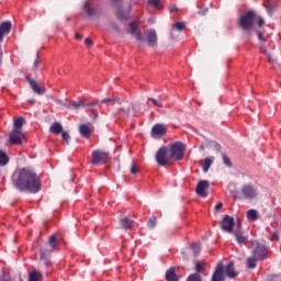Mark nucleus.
Wrapping results in <instances>:
<instances>
[{
  "label": "nucleus",
  "mask_w": 281,
  "mask_h": 281,
  "mask_svg": "<svg viewBox=\"0 0 281 281\" xmlns=\"http://www.w3.org/2000/svg\"><path fill=\"white\" fill-rule=\"evenodd\" d=\"M13 186L21 192L36 194L41 190V178L30 169H18L13 173Z\"/></svg>",
  "instance_id": "obj_1"
},
{
  "label": "nucleus",
  "mask_w": 281,
  "mask_h": 281,
  "mask_svg": "<svg viewBox=\"0 0 281 281\" xmlns=\"http://www.w3.org/2000/svg\"><path fill=\"white\" fill-rule=\"evenodd\" d=\"M257 19L258 13H256V11H248L239 18V27L249 32L250 30H254V23H256Z\"/></svg>",
  "instance_id": "obj_2"
},
{
  "label": "nucleus",
  "mask_w": 281,
  "mask_h": 281,
  "mask_svg": "<svg viewBox=\"0 0 281 281\" xmlns=\"http://www.w3.org/2000/svg\"><path fill=\"white\" fill-rule=\"evenodd\" d=\"M56 249V235H52L48 238V244L40 250L41 260L44 265L49 266V254Z\"/></svg>",
  "instance_id": "obj_3"
},
{
  "label": "nucleus",
  "mask_w": 281,
  "mask_h": 281,
  "mask_svg": "<svg viewBox=\"0 0 281 281\" xmlns=\"http://www.w3.org/2000/svg\"><path fill=\"white\" fill-rule=\"evenodd\" d=\"M238 221H240V218H234L233 216L224 215L221 222V228L227 234H234V232H236L234 228L238 227Z\"/></svg>",
  "instance_id": "obj_4"
},
{
  "label": "nucleus",
  "mask_w": 281,
  "mask_h": 281,
  "mask_svg": "<svg viewBox=\"0 0 281 281\" xmlns=\"http://www.w3.org/2000/svg\"><path fill=\"white\" fill-rule=\"evenodd\" d=\"M170 155L171 159L180 161V159H183V156L186 155V145L181 142L173 143L170 147Z\"/></svg>",
  "instance_id": "obj_5"
},
{
  "label": "nucleus",
  "mask_w": 281,
  "mask_h": 281,
  "mask_svg": "<svg viewBox=\"0 0 281 281\" xmlns=\"http://www.w3.org/2000/svg\"><path fill=\"white\" fill-rule=\"evenodd\" d=\"M106 161H109V151L100 149L92 151L90 161L92 166H102L103 164H106Z\"/></svg>",
  "instance_id": "obj_6"
},
{
  "label": "nucleus",
  "mask_w": 281,
  "mask_h": 281,
  "mask_svg": "<svg viewBox=\"0 0 281 281\" xmlns=\"http://www.w3.org/2000/svg\"><path fill=\"white\" fill-rule=\"evenodd\" d=\"M267 246L258 243V241H252V256H255V258L257 260H265V258H267Z\"/></svg>",
  "instance_id": "obj_7"
},
{
  "label": "nucleus",
  "mask_w": 281,
  "mask_h": 281,
  "mask_svg": "<svg viewBox=\"0 0 281 281\" xmlns=\"http://www.w3.org/2000/svg\"><path fill=\"white\" fill-rule=\"evenodd\" d=\"M170 159H172V156L168 154V148L161 147L158 149L156 154V161L159 166H168V164H170Z\"/></svg>",
  "instance_id": "obj_8"
},
{
  "label": "nucleus",
  "mask_w": 281,
  "mask_h": 281,
  "mask_svg": "<svg viewBox=\"0 0 281 281\" xmlns=\"http://www.w3.org/2000/svg\"><path fill=\"white\" fill-rule=\"evenodd\" d=\"M233 234H234L235 240L239 245V247H243V245H247L249 237L245 236L243 234V225L240 224V221H238V220H237V228L233 232Z\"/></svg>",
  "instance_id": "obj_9"
},
{
  "label": "nucleus",
  "mask_w": 281,
  "mask_h": 281,
  "mask_svg": "<svg viewBox=\"0 0 281 281\" xmlns=\"http://www.w3.org/2000/svg\"><path fill=\"white\" fill-rule=\"evenodd\" d=\"M241 195L244 199L248 200L256 199V196H258V189L251 184H244L241 187Z\"/></svg>",
  "instance_id": "obj_10"
},
{
  "label": "nucleus",
  "mask_w": 281,
  "mask_h": 281,
  "mask_svg": "<svg viewBox=\"0 0 281 281\" xmlns=\"http://www.w3.org/2000/svg\"><path fill=\"white\" fill-rule=\"evenodd\" d=\"M11 144H23V139H25V134H23V130H13L9 136Z\"/></svg>",
  "instance_id": "obj_11"
},
{
  "label": "nucleus",
  "mask_w": 281,
  "mask_h": 281,
  "mask_svg": "<svg viewBox=\"0 0 281 281\" xmlns=\"http://www.w3.org/2000/svg\"><path fill=\"white\" fill-rule=\"evenodd\" d=\"M209 189H210V182L207 180H202L198 183V186L195 188V192L200 196L205 198V196H207Z\"/></svg>",
  "instance_id": "obj_12"
},
{
  "label": "nucleus",
  "mask_w": 281,
  "mask_h": 281,
  "mask_svg": "<svg viewBox=\"0 0 281 281\" xmlns=\"http://www.w3.org/2000/svg\"><path fill=\"white\" fill-rule=\"evenodd\" d=\"M85 10L88 16H100V14H102V11L98 8H94L91 1L85 3Z\"/></svg>",
  "instance_id": "obj_13"
},
{
  "label": "nucleus",
  "mask_w": 281,
  "mask_h": 281,
  "mask_svg": "<svg viewBox=\"0 0 281 281\" xmlns=\"http://www.w3.org/2000/svg\"><path fill=\"white\" fill-rule=\"evenodd\" d=\"M127 32L131 34V36H134L136 41H144V35H142V31L137 24L131 23Z\"/></svg>",
  "instance_id": "obj_14"
},
{
  "label": "nucleus",
  "mask_w": 281,
  "mask_h": 281,
  "mask_svg": "<svg viewBox=\"0 0 281 281\" xmlns=\"http://www.w3.org/2000/svg\"><path fill=\"white\" fill-rule=\"evenodd\" d=\"M224 280H225V277L223 276V262L220 261L213 273L212 281H224Z\"/></svg>",
  "instance_id": "obj_15"
},
{
  "label": "nucleus",
  "mask_w": 281,
  "mask_h": 281,
  "mask_svg": "<svg viewBox=\"0 0 281 281\" xmlns=\"http://www.w3.org/2000/svg\"><path fill=\"white\" fill-rule=\"evenodd\" d=\"M10 30H12V23L10 22H3L0 25V43L1 41H3V37L5 36V34H10Z\"/></svg>",
  "instance_id": "obj_16"
},
{
  "label": "nucleus",
  "mask_w": 281,
  "mask_h": 281,
  "mask_svg": "<svg viewBox=\"0 0 281 281\" xmlns=\"http://www.w3.org/2000/svg\"><path fill=\"white\" fill-rule=\"evenodd\" d=\"M79 133L81 137H86V139H89V137H91V124L79 125Z\"/></svg>",
  "instance_id": "obj_17"
},
{
  "label": "nucleus",
  "mask_w": 281,
  "mask_h": 281,
  "mask_svg": "<svg viewBox=\"0 0 281 281\" xmlns=\"http://www.w3.org/2000/svg\"><path fill=\"white\" fill-rule=\"evenodd\" d=\"M147 45L149 47H155V45H157V32L155 30L147 32Z\"/></svg>",
  "instance_id": "obj_18"
},
{
  "label": "nucleus",
  "mask_w": 281,
  "mask_h": 281,
  "mask_svg": "<svg viewBox=\"0 0 281 281\" xmlns=\"http://www.w3.org/2000/svg\"><path fill=\"white\" fill-rule=\"evenodd\" d=\"M29 83L31 86V89L34 91V93H37V95H43V93H45V88H42L41 86H38L36 80L30 79Z\"/></svg>",
  "instance_id": "obj_19"
},
{
  "label": "nucleus",
  "mask_w": 281,
  "mask_h": 281,
  "mask_svg": "<svg viewBox=\"0 0 281 281\" xmlns=\"http://www.w3.org/2000/svg\"><path fill=\"white\" fill-rule=\"evenodd\" d=\"M201 252V246L199 244H193L190 248H188L186 251L182 252V256L186 260V255L192 254V256H196Z\"/></svg>",
  "instance_id": "obj_20"
},
{
  "label": "nucleus",
  "mask_w": 281,
  "mask_h": 281,
  "mask_svg": "<svg viewBox=\"0 0 281 281\" xmlns=\"http://www.w3.org/2000/svg\"><path fill=\"white\" fill-rule=\"evenodd\" d=\"M151 133H153V135L164 136V135H166L167 130H166V126H164L161 124H156L153 126Z\"/></svg>",
  "instance_id": "obj_21"
},
{
  "label": "nucleus",
  "mask_w": 281,
  "mask_h": 281,
  "mask_svg": "<svg viewBox=\"0 0 281 281\" xmlns=\"http://www.w3.org/2000/svg\"><path fill=\"white\" fill-rule=\"evenodd\" d=\"M225 274L228 278H236V276H238V273H236V271H234V262H228V265L225 267Z\"/></svg>",
  "instance_id": "obj_22"
},
{
  "label": "nucleus",
  "mask_w": 281,
  "mask_h": 281,
  "mask_svg": "<svg viewBox=\"0 0 281 281\" xmlns=\"http://www.w3.org/2000/svg\"><path fill=\"white\" fill-rule=\"evenodd\" d=\"M212 164H214V157L204 158V160L202 162L203 172H209L210 168H212Z\"/></svg>",
  "instance_id": "obj_23"
},
{
  "label": "nucleus",
  "mask_w": 281,
  "mask_h": 281,
  "mask_svg": "<svg viewBox=\"0 0 281 281\" xmlns=\"http://www.w3.org/2000/svg\"><path fill=\"white\" fill-rule=\"evenodd\" d=\"M120 225L123 229H131V227H133V220L130 217H123L120 220Z\"/></svg>",
  "instance_id": "obj_24"
},
{
  "label": "nucleus",
  "mask_w": 281,
  "mask_h": 281,
  "mask_svg": "<svg viewBox=\"0 0 281 281\" xmlns=\"http://www.w3.org/2000/svg\"><path fill=\"white\" fill-rule=\"evenodd\" d=\"M49 131L55 135H60V133H63V125L58 122H55L50 125Z\"/></svg>",
  "instance_id": "obj_25"
},
{
  "label": "nucleus",
  "mask_w": 281,
  "mask_h": 281,
  "mask_svg": "<svg viewBox=\"0 0 281 281\" xmlns=\"http://www.w3.org/2000/svg\"><path fill=\"white\" fill-rule=\"evenodd\" d=\"M166 280L167 281H179L177 273H175V268H170L169 270H167Z\"/></svg>",
  "instance_id": "obj_26"
},
{
  "label": "nucleus",
  "mask_w": 281,
  "mask_h": 281,
  "mask_svg": "<svg viewBox=\"0 0 281 281\" xmlns=\"http://www.w3.org/2000/svg\"><path fill=\"white\" fill-rule=\"evenodd\" d=\"M80 106H85L83 101H79V102L70 101L68 104H66L67 109H74L75 111H78Z\"/></svg>",
  "instance_id": "obj_27"
},
{
  "label": "nucleus",
  "mask_w": 281,
  "mask_h": 281,
  "mask_svg": "<svg viewBox=\"0 0 281 281\" xmlns=\"http://www.w3.org/2000/svg\"><path fill=\"white\" fill-rule=\"evenodd\" d=\"M259 259H257L254 255L252 257H248L246 260V265L248 269H256V263L258 262Z\"/></svg>",
  "instance_id": "obj_28"
},
{
  "label": "nucleus",
  "mask_w": 281,
  "mask_h": 281,
  "mask_svg": "<svg viewBox=\"0 0 281 281\" xmlns=\"http://www.w3.org/2000/svg\"><path fill=\"white\" fill-rule=\"evenodd\" d=\"M23 124H25V119L19 117L14 121V131H22Z\"/></svg>",
  "instance_id": "obj_29"
},
{
  "label": "nucleus",
  "mask_w": 281,
  "mask_h": 281,
  "mask_svg": "<svg viewBox=\"0 0 281 281\" xmlns=\"http://www.w3.org/2000/svg\"><path fill=\"white\" fill-rule=\"evenodd\" d=\"M171 27L172 30H177V32H183V30H186V22H176Z\"/></svg>",
  "instance_id": "obj_30"
},
{
  "label": "nucleus",
  "mask_w": 281,
  "mask_h": 281,
  "mask_svg": "<svg viewBox=\"0 0 281 281\" xmlns=\"http://www.w3.org/2000/svg\"><path fill=\"white\" fill-rule=\"evenodd\" d=\"M9 161L8 155L0 150V166H5Z\"/></svg>",
  "instance_id": "obj_31"
},
{
  "label": "nucleus",
  "mask_w": 281,
  "mask_h": 281,
  "mask_svg": "<svg viewBox=\"0 0 281 281\" xmlns=\"http://www.w3.org/2000/svg\"><path fill=\"white\" fill-rule=\"evenodd\" d=\"M41 279V272L38 271H33L30 273V279L29 281H38ZM23 281V280H20Z\"/></svg>",
  "instance_id": "obj_32"
},
{
  "label": "nucleus",
  "mask_w": 281,
  "mask_h": 281,
  "mask_svg": "<svg viewBox=\"0 0 281 281\" xmlns=\"http://www.w3.org/2000/svg\"><path fill=\"white\" fill-rule=\"evenodd\" d=\"M119 115H122V117H128L131 113V108H122L119 110Z\"/></svg>",
  "instance_id": "obj_33"
},
{
  "label": "nucleus",
  "mask_w": 281,
  "mask_h": 281,
  "mask_svg": "<svg viewBox=\"0 0 281 281\" xmlns=\"http://www.w3.org/2000/svg\"><path fill=\"white\" fill-rule=\"evenodd\" d=\"M148 102H151L154 106H157L158 109H164V103L157 99L148 98Z\"/></svg>",
  "instance_id": "obj_34"
},
{
  "label": "nucleus",
  "mask_w": 281,
  "mask_h": 281,
  "mask_svg": "<svg viewBox=\"0 0 281 281\" xmlns=\"http://www.w3.org/2000/svg\"><path fill=\"white\" fill-rule=\"evenodd\" d=\"M204 269H205V263H203L201 261H198L195 263V271H196V273H203Z\"/></svg>",
  "instance_id": "obj_35"
},
{
  "label": "nucleus",
  "mask_w": 281,
  "mask_h": 281,
  "mask_svg": "<svg viewBox=\"0 0 281 281\" xmlns=\"http://www.w3.org/2000/svg\"><path fill=\"white\" fill-rule=\"evenodd\" d=\"M115 102H120V99H115V98L109 99V98H106V99L101 100V104H108V103L115 104Z\"/></svg>",
  "instance_id": "obj_36"
},
{
  "label": "nucleus",
  "mask_w": 281,
  "mask_h": 281,
  "mask_svg": "<svg viewBox=\"0 0 281 281\" xmlns=\"http://www.w3.org/2000/svg\"><path fill=\"white\" fill-rule=\"evenodd\" d=\"M187 281H203V280L201 279V274L193 273V274L189 276Z\"/></svg>",
  "instance_id": "obj_37"
},
{
  "label": "nucleus",
  "mask_w": 281,
  "mask_h": 281,
  "mask_svg": "<svg viewBox=\"0 0 281 281\" xmlns=\"http://www.w3.org/2000/svg\"><path fill=\"white\" fill-rule=\"evenodd\" d=\"M247 217L249 221H257L258 220V212H248Z\"/></svg>",
  "instance_id": "obj_38"
},
{
  "label": "nucleus",
  "mask_w": 281,
  "mask_h": 281,
  "mask_svg": "<svg viewBox=\"0 0 281 281\" xmlns=\"http://www.w3.org/2000/svg\"><path fill=\"white\" fill-rule=\"evenodd\" d=\"M147 226L149 227V229H154V227L157 226V218L156 217H151L149 220V222L147 223Z\"/></svg>",
  "instance_id": "obj_39"
},
{
  "label": "nucleus",
  "mask_w": 281,
  "mask_h": 281,
  "mask_svg": "<svg viewBox=\"0 0 281 281\" xmlns=\"http://www.w3.org/2000/svg\"><path fill=\"white\" fill-rule=\"evenodd\" d=\"M276 4H266L267 12L270 16L273 15V10H276Z\"/></svg>",
  "instance_id": "obj_40"
},
{
  "label": "nucleus",
  "mask_w": 281,
  "mask_h": 281,
  "mask_svg": "<svg viewBox=\"0 0 281 281\" xmlns=\"http://www.w3.org/2000/svg\"><path fill=\"white\" fill-rule=\"evenodd\" d=\"M222 159H223L225 166H227L228 168H232V160L226 156V154L222 155Z\"/></svg>",
  "instance_id": "obj_41"
},
{
  "label": "nucleus",
  "mask_w": 281,
  "mask_h": 281,
  "mask_svg": "<svg viewBox=\"0 0 281 281\" xmlns=\"http://www.w3.org/2000/svg\"><path fill=\"white\" fill-rule=\"evenodd\" d=\"M160 0H148V5L151 8L159 9Z\"/></svg>",
  "instance_id": "obj_42"
},
{
  "label": "nucleus",
  "mask_w": 281,
  "mask_h": 281,
  "mask_svg": "<svg viewBox=\"0 0 281 281\" xmlns=\"http://www.w3.org/2000/svg\"><path fill=\"white\" fill-rule=\"evenodd\" d=\"M116 16L120 21H124V19H128V15L121 10L117 11Z\"/></svg>",
  "instance_id": "obj_43"
},
{
  "label": "nucleus",
  "mask_w": 281,
  "mask_h": 281,
  "mask_svg": "<svg viewBox=\"0 0 281 281\" xmlns=\"http://www.w3.org/2000/svg\"><path fill=\"white\" fill-rule=\"evenodd\" d=\"M131 172L132 175H137V172H139V166L135 162L132 164V167H131Z\"/></svg>",
  "instance_id": "obj_44"
},
{
  "label": "nucleus",
  "mask_w": 281,
  "mask_h": 281,
  "mask_svg": "<svg viewBox=\"0 0 281 281\" xmlns=\"http://www.w3.org/2000/svg\"><path fill=\"white\" fill-rule=\"evenodd\" d=\"M61 137L66 144H69V139H71V136H69V133L67 132H61Z\"/></svg>",
  "instance_id": "obj_45"
},
{
  "label": "nucleus",
  "mask_w": 281,
  "mask_h": 281,
  "mask_svg": "<svg viewBox=\"0 0 281 281\" xmlns=\"http://www.w3.org/2000/svg\"><path fill=\"white\" fill-rule=\"evenodd\" d=\"M272 243H278L280 240V233L274 232L271 236Z\"/></svg>",
  "instance_id": "obj_46"
},
{
  "label": "nucleus",
  "mask_w": 281,
  "mask_h": 281,
  "mask_svg": "<svg viewBox=\"0 0 281 281\" xmlns=\"http://www.w3.org/2000/svg\"><path fill=\"white\" fill-rule=\"evenodd\" d=\"M256 21H257L259 27H262V25H265V20L258 14H257Z\"/></svg>",
  "instance_id": "obj_47"
},
{
  "label": "nucleus",
  "mask_w": 281,
  "mask_h": 281,
  "mask_svg": "<svg viewBox=\"0 0 281 281\" xmlns=\"http://www.w3.org/2000/svg\"><path fill=\"white\" fill-rule=\"evenodd\" d=\"M85 43H86V45H88V47H91V45H93V41L91 38H89V37H87L85 40Z\"/></svg>",
  "instance_id": "obj_48"
},
{
  "label": "nucleus",
  "mask_w": 281,
  "mask_h": 281,
  "mask_svg": "<svg viewBox=\"0 0 281 281\" xmlns=\"http://www.w3.org/2000/svg\"><path fill=\"white\" fill-rule=\"evenodd\" d=\"M38 65H41V59L37 57L36 60L34 61V68L38 69Z\"/></svg>",
  "instance_id": "obj_49"
},
{
  "label": "nucleus",
  "mask_w": 281,
  "mask_h": 281,
  "mask_svg": "<svg viewBox=\"0 0 281 281\" xmlns=\"http://www.w3.org/2000/svg\"><path fill=\"white\" fill-rule=\"evenodd\" d=\"M215 210H216V212H218V210H223V203L222 202L217 203L215 205Z\"/></svg>",
  "instance_id": "obj_50"
},
{
  "label": "nucleus",
  "mask_w": 281,
  "mask_h": 281,
  "mask_svg": "<svg viewBox=\"0 0 281 281\" xmlns=\"http://www.w3.org/2000/svg\"><path fill=\"white\" fill-rule=\"evenodd\" d=\"M169 10H170V12H177V5L171 4V5L169 7Z\"/></svg>",
  "instance_id": "obj_51"
},
{
  "label": "nucleus",
  "mask_w": 281,
  "mask_h": 281,
  "mask_svg": "<svg viewBox=\"0 0 281 281\" xmlns=\"http://www.w3.org/2000/svg\"><path fill=\"white\" fill-rule=\"evenodd\" d=\"M75 38H77V41H82V35L77 33V34L75 35Z\"/></svg>",
  "instance_id": "obj_52"
},
{
  "label": "nucleus",
  "mask_w": 281,
  "mask_h": 281,
  "mask_svg": "<svg viewBox=\"0 0 281 281\" xmlns=\"http://www.w3.org/2000/svg\"><path fill=\"white\" fill-rule=\"evenodd\" d=\"M258 38H259V41H265V37L262 36V33L258 32Z\"/></svg>",
  "instance_id": "obj_53"
},
{
  "label": "nucleus",
  "mask_w": 281,
  "mask_h": 281,
  "mask_svg": "<svg viewBox=\"0 0 281 281\" xmlns=\"http://www.w3.org/2000/svg\"><path fill=\"white\" fill-rule=\"evenodd\" d=\"M132 109H133L134 113H137L139 106H137V105H132Z\"/></svg>",
  "instance_id": "obj_54"
},
{
  "label": "nucleus",
  "mask_w": 281,
  "mask_h": 281,
  "mask_svg": "<svg viewBox=\"0 0 281 281\" xmlns=\"http://www.w3.org/2000/svg\"><path fill=\"white\" fill-rule=\"evenodd\" d=\"M120 1H122V0H112V3H113V5H117V3H120Z\"/></svg>",
  "instance_id": "obj_55"
},
{
  "label": "nucleus",
  "mask_w": 281,
  "mask_h": 281,
  "mask_svg": "<svg viewBox=\"0 0 281 281\" xmlns=\"http://www.w3.org/2000/svg\"><path fill=\"white\" fill-rule=\"evenodd\" d=\"M112 27H113V30H116L117 32H120V27L117 25L112 24Z\"/></svg>",
  "instance_id": "obj_56"
},
{
  "label": "nucleus",
  "mask_w": 281,
  "mask_h": 281,
  "mask_svg": "<svg viewBox=\"0 0 281 281\" xmlns=\"http://www.w3.org/2000/svg\"><path fill=\"white\" fill-rule=\"evenodd\" d=\"M92 115H93L94 117H98V111L92 110Z\"/></svg>",
  "instance_id": "obj_57"
},
{
  "label": "nucleus",
  "mask_w": 281,
  "mask_h": 281,
  "mask_svg": "<svg viewBox=\"0 0 281 281\" xmlns=\"http://www.w3.org/2000/svg\"><path fill=\"white\" fill-rule=\"evenodd\" d=\"M268 61L273 63V59H271V57H268Z\"/></svg>",
  "instance_id": "obj_58"
},
{
  "label": "nucleus",
  "mask_w": 281,
  "mask_h": 281,
  "mask_svg": "<svg viewBox=\"0 0 281 281\" xmlns=\"http://www.w3.org/2000/svg\"><path fill=\"white\" fill-rule=\"evenodd\" d=\"M248 212H256V210H254V209H250V210H248Z\"/></svg>",
  "instance_id": "obj_59"
},
{
  "label": "nucleus",
  "mask_w": 281,
  "mask_h": 281,
  "mask_svg": "<svg viewBox=\"0 0 281 281\" xmlns=\"http://www.w3.org/2000/svg\"><path fill=\"white\" fill-rule=\"evenodd\" d=\"M200 149L204 150V149H205V147H203V145H202V146H200Z\"/></svg>",
  "instance_id": "obj_60"
}]
</instances>
